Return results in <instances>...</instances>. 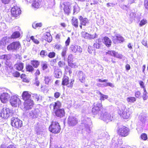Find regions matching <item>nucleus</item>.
Returning <instances> with one entry per match:
<instances>
[{
    "instance_id": "39448f33",
    "label": "nucleus",
    "mask_w": 148,
    "mask_h": 148,
    "mask_svg": "<svg viewBox=\"0 0 148 148\" xmlns=\"http://www.w3.org/2000/svg\"><path fill=\"white\" fill-rule=\"evenodd\" d=\"M21 47V45L18 41L13 42L7 47V49L10 51L14 52L18 50Z\"/></svg>"
},
{
    "instance_id": "a211bd4d",
    "label": "nucleus",
    "mask_w": 148,
    "mask_h": 148,
    "mask_svg": "<svg viewBox=\"0 0 148 148\" xmlns=\"http://www.w3.org/2000/svg\"><path fill=\"white\" fill-rule=\"evenodd\" d=\"M82 37L85 38L89 39H93L97 37V35L95 34V35H91L85 32H83L82 33Z\"/></svg>"
},
{
    "instance_id": "6ab92c4d",
    "label": "nucleus",
    "mask_w": 148,
    "mask_h": 148,
    "mask_svg": "<svg viewBox=\"0 0 148 148\" xmlns=\"http://www.w3.org/2000/svg\"><path fill=\"white\" fill-rule=\"evenodd\" d=\"M79 19L80 21V24L83 26H86L89 23V21L86 18H83L82 16H79Z\"/></svg>"
},
{
    "instance_id": "b1692460",
    "label": "nucleus",
    "mask_w": 148,
    "mask_h": 148,
    "mask_svg": "<svg viewBox=\"0 0 148 148\" xmlns=\"http://www.w3.org/2000/svg\"><path fill=\"white\" fill-rule=\"evenodd\" d=\"M103 42L106 46L108 47H110L111 45L112 41L110 39L107 37H105L103 40Z\"/></svg>"
},
{
    "instance_id": "f8f14e48",
    "label": "nucleus",
    "mask_w": 148,
    "mask_h": 148,
    "mask_svg": "<svg viewBox=\"0 0 148 148\" xmlns=\"http://www.w3.org/2000/svg\"><path fill=\"white\" fill-rule=\"evenodd\" d=\"M8 92H3L0 95V99L2 103H5L8 101L10 98V95Z\"/></svg>"
},
{
    "instance_id": "6e6552de",
    "label": "nucleus",
    "mask_w": 148,
    "mask_h": 148,
    "mask_svg": "<svg viewBox=\"0 0 148 148\" xmlns=\"http://www.w3.org/2000/svg\"><path fill=\"white\" fill-rule=\"evenodd\" d=\"M11 124L12 126L17 128L21 127L23 125L22 121H21L14 117L11 119Z\"/></svg>"
},
{
    "instance_id": "bb28decb",
    "label": "nucleus",
    "mask_w": 148,
    "mask_h": 148,
    "mask_svg": "<svg viewBox=\"0 0 148 148\" xmlns=\"http://www.w3.org/2000/svg\"><path fill=\"white\" fill-rule=\"evenodd\" d=\"M68 50V48L66 47H64L62 48L61 55L62 57L65 59L66 56V53Z\"/></svg>"
},
{
    "instance_id": "79ce46f5",
    "label": "nucleus",
    "mask_w": 148,
    "mask_h": 148,
    "mask_svg": "<svg viewBox=\"0 0 148 148\" xmlns=\"http://www.w3.org/2000/svg\"><path fill=\"white\" fill-rule=\"evenodd\" d=\"M26 70L27 71L29 72H32L34 70V68L31 65H27L26 66Z\"/></svg>"
},
{
    "instance_id": "7ed1b4c3",
    "label": "nucleus",
    "mask_w": 148,
    "mask_h": 148,
    "mask_svg": "<svg viewBox=\"0 0 148 148\" xmlns=\"http://www.w3.org/2000/svg\"><path fill=\"white\" fill-rule=\"evenodd\" d=\"M91 119L89 118H86L82 121V125L84 127V128L82 129L83 132L86 134V136L89 135L91 131L90 125H91Z\"/></svg>"
},
{
    "instance_id": "09e8293b",
    "label": "nucleus",
    "mask_w": 148,
    "mask_h": 148,
    "mask_svg": "<svg viewBox=\"0 0 148 148\" xmlns=\"http://www.w3.org/2000/svg\"><path fill=\"white\" fill-rule=\"evenodd\" d=\"M51 79V77L50 76H46L45 77V81L46 84H48Z\"/></svg>"
},
{
    "instance_id": "8fccbe9b",
    "label": "nucleus",
    "mask_w": 148,
    "mask_h": 148,
    "mask_svg": "<svg viewBox=\"0 0 148 148\" xmlns=\"http://www.w3.org/2000/svg\"><path fill=\"white\" fill-rule=\"evenodd\" d=\"M48 3L49 7L52 8L55 4V0H50L49 1Z\"/></svg>"
},
{
    "instance_id": "a18cd8bd",
    "label": "nucleus",
    "mask_w": 148,
    "mask_h": 148,
    "mask_svg": "<svg viewBox=\"0 0 148 148\" xmlns=\"http://www.w3.org/2000/svg\"><path fill=\"white\" fill-rule=\"evenodd\" d=\"M0 148H16L14 145H10L6 146L5 145L2 144L0 146Z\"/></svg>"
},
{
    "instance_id": "9b49d317",
    "label": "nucleus",
    "mask_w": 148,
    "mask_h": 148,
    "mask_svg": "<svg viewBox=\"0 0 148 148\" xmlns=\"http://www.w3.org/2000/svg\"><path fill=\"white\" fill-rule=\"evenodd\" d=\"M129 129L125 126L120 127L118 130V133L122 136H125L129 134Z\"/></svg>"
},
{
    "instance_id": "58836bf2",
    "label": "nucleus",
    "mask_w": 148,
    "mask_h": 148,
    "mask_svg": "<svg viewBox=\"0 0 148 148\" xmlns=\"http://www.w3.org/2000/svg\"><path fill=\"white\" fill-rule=\"evenodd\" d=\"M6 40L5 38H3L0 41V49L3 48L4 45L6 44Z\"/></svg>"
},
{
    "instance_id": "774afa93",
    "label": "nucleus",
    "mask_w": 148,
    "mask_h": 148,
    "mask_svg": "<svg viewBox=\"0 0 148 148\" xmlns=\"http://www.w3.org/2000/svg\"><path fill=\"white\" fill-rule=\"evenodd\" d=\"M13 75L15 77H18L20 75V73L19 72L16 71L14 72L13 73Z\"/></svg>"
},
{
    "instance_id": "2eb2a0df",
    "label": "nucleus",
    "mask_w": 148,
    "mask_h": 148,
    "mask_svg": "<svg viewBox=\"0 0 148 148\" xmlns=\"http://www.w3.org/2000/svg\"><path fill=\"white\" fill-rule=\"evenodd\" d=\"M61 103L58 101L51 103L49 107L54 112L57 110L60 109V108L61 107Z\"/></svg>"
},
{
    "instance_id": "ea45409f",
    "label": "nucleus",
    "mask_w": 148,
    "mask_h": 148,
    "mask_svg": "<svg viewBox=\"0 0 148 148\" xmlns=\"http://www.w3.org/2000/svg\"><path fill=\"white\" fill-rule=\"evenodd\" d=\"M31 64L33 65L34 67L37 68L39 65V62L36 60L32 61Z\"/></svg>"
},
{
    "instance_id": "4468645a",
    "label": "nucleus",
    "mask_w": 148,
    "mask_h": 148,
    "mask_svg": "<svg viewBox=\"0 0 148 148\" xmlns=\"http://www.w3.org/2000/svg\"><path fill=\"white\" fill-rule=\"evenodd\" d=\"M29 117L33 119L37 118L40 114V111L38 109H36L30 112L29 113Z\"/></svg>"
},
{
    "instance_id": "9d476101",
    "label": "nucleus",
    "mask_w": 148,
    "mask_h": 148,
    "mask_svg": "<svg viewBox=\"0 0 148 148\" xmlns=\"http://www.w3.org/2000/svg\"><path fill=\"white\" fill-rule=\"evenodd\" d=\"M10 102L11 105L14 107H16L17 105L21 104L20 99L16 96L11 97L10 100Z\"/></svg>"
},
{
    "instance_id": "6e6d98bb",
    "label": "nucleus",
    "mask_w": 148,
    "mask_h": 148,
    "mask_svg": "<svg viewBox=\"0 0 148 148\" xmlns=\"http://www.w3.org/2000/svg\"><path fill=\"white\" fill-rule=\"evenodd\" d=\"M10 92V90H8V89H6L4 88L0 87V92H2L3 93V92Z\"/></svg>"
},
{
    "instance_id": "7c9ffc66",
    "label": "nucleus",
    "mask_w": 148,
    "mask_h": 148,
    "mask_svg": "<svg viewBox=\"0 0 148 148\" xmlns=\"http://www.w3.org/2000/svg\"><path fill=\"white\" fill-rule=\"evenodd\" d=\"M72 24L75 27H78V21L77 19L73 17L71 20Z\"/></svg>"
},
{
    "instance_id": "680f3d73",
    "label": "nucleus",
    "mask_w": 148,
    "mask_h": 148,
    "mask_svg": "<svg viewBox=\"0 0 148 148\" xmlns=\"http://www.w3.org/2000/svg\"><path fill=\"white\" fill-rule=\"evenodd\" d=\"M55 53L54 52H51L49 53L48 56L49 58H52L55 56Z\"/></svg>"
},
{
    "instance_id": "aec40b11",
    "label": "nucleus",
    "mask_w": 148,
    "mask_h": 148,
    "mask_svg": "<svg viewBox=\"0 0 148 148\" xmlns=\"http://www.w3.org/2000/svg\"><path fill=\"white\" fill-rule=\"evenodd\" d=\"M56 115L58 117H62L64 116L65 112L63 109H60L54 111Z\"/></svg>"
},
{
    "instance_id": "de8ad7c7",
    "label": "nucleus",
    "mask_w": 148,
    "mask_h": 148,
    "mask_svg": "<svg viewBox=\"0 0 148 148\" xmlns=\"http://www.w3.org/2000/svg\"><path fill=\"white\" fill-rule=\"evenodd\" d=\"M70 6L65 5L64 8V12L67 14H69L70 12Z\"/></svg>"
},
{
    "instance_id": "c756f323",
    "label": "nucleus",
    "mask_w": 148,
    "mask_h": 148,
    "mask_svg": "<svg viewBox=\"0 0 148 148\" xmlns=\"http://www.w3.org/2000/svg\"><path fill=\"white\" fill-rule=\"evenodd\" d=\"M23 64L21 62L15 65L14 67L18 71L22 70L23 68Z\"/></svg>"
},
{
    "instance_id": "338daca9",
    "label": "nucleus",
    "mask_w": 148,
    "mask_h": 148,
    "mask_svg": "<svg viewBox=\"0 0 148 148\" xmlns=\"http://www.w3.org/2000/svg\"><path fill=\"white\" fill-rule=\"evenodd\" d=\"M73 55L72 54H70L68 58V62H69V61H72V60L73 59Z\"/></svg>"
},
{
    "instance_id": "69168bd1",
    "label": "nucleus",
    "mask_w": 148,
    "mask_h": 148,
    "mask_svg": "<svg viewBox=\"0 0 148 148\" xmlns=\"http://www.w3.org/2000/svg\"><path fill=\"white\" fill-rule=\"evenodd\" d=\"M115 4L113 3H108L106 4L107 6V7L109 8L110 7H113Z\"/></svg>"
},
{
    "instance_id": "a878e982",
    "label": "nucleus",
    "mask_w": 148,
    "mask_h": 148,
    "mask_svg": "<svg viewBox=\"0 0 148 148\" xmlns=\"http://www.w3.org/2000/svg\"><path fill=\"white\" fill-rule=\"evenodd\" d=\"M41 0H34L32 5L35 8H39Z\"/></svg>"
},
{
    "instance_id": "dca6fc26",
    "label": "nucleus",
    "mask_w": 148,
    "mask_h": 148,
    "mask_svg": "<svg viewBox=\"0 0 148 148\" xmlns=\"http://www.w3.org/2000/svg\"><path fill=\"white\" fill-rule=\"evenodd\" d=\"M106 54H108L120 59H122L123 56L121 54H119L118 52L112 50L108 51L107 52H106Z\"/></svg>"
},
{
    "instance_id": "0e129e2a",
    "label": "nucleus",
    "mask_w": 148,
    "mask_h": 148,
    "mask_svg": "<svg viewBox=\"0 0 148 148\" xmlns=\"http://www.w3.org/2000/svg\"><path fill=\"white\" fill-rule=\"evenodd\" d=\"M144 3L145 8L148 9V0H145Z\"/></svg>"
},
{
    "instance_id": "603ef678",
    "label": "nucleus",
    "mask_w": 148,
    "mask_h": 148,
    "mask_svg": "<svg viewBox=\"0 0 148 148\" xmlns=\"http://www.w3.org/2000/svg\"><path fill=\"white\" fill-rule=\"evenodd\" d=\"M139 120L142 123H144L146 120V117L145 115H140L139 117Z\"/></svg>"
},
{
    "instance_id": "5fc2aeb1",
    "label": "nucleus",
    "mask_w": 148,
    "mask_h": 148,
    "mask_svg": "<svg viewBox=\"0 0 148 148\" xmlns=\"http://www.w3.org/2000/svg\"><path fill=\"white\" fill-rule=\"evenodd\" d=\"M144 90V92L143 93V99L144 100H147L148 98V97L147 96V92L145 88H144L143 89Z\"/></svg>"
},
{
    "instance_id": "3c124183",
    "label": "nucleus",
    "mask_w": 148,
    "mask_h": 148,
    "mask_svg": "<svg viewBox=\"0 0 148 148\" xmlns=\"http://www.w3.org/2000/svg\"><path fill=\"white\" fill-rule=\"evenodd\" d=\"M42 25V24L41 23H34L32 24V27L34 29H36V27H41Z\"/></svg>"
},
{
    "instance_id": "0eeeda50",
    "label": "nucleus",
    "mask_w": 148,
    "mask_h": 148,
    "mask_svg": "<svg viewBox=\"0 0 148 148\" xmlns=\"http://www.w3.org/2000/svg\"><path fill=\"white\" fill-rule=\"evenodd\" d=\"M74 81V80L72 79L69 82V77L67 76H64L62 79V84L64 86H66L68 87L71 88L73 87Z\"/></svg>"
},
{
    "instance_id": "393cba45",
    "label": "nucleus",
    "mask_w": 148,
    "mask_h": 148,
    "mask_svg": "<svg viewBox=\"0 0 148 148\" xmlns=\"http://www.w3.org/2000/svg\"><path fill=\"white\" fill-rule=\"evenodd\" d=\"M62 75L61 71L58 69H55L54 71V77L57 78L61 77Z\"/></svg>"
},
{
    "instance_id": "2f4dec72",
    "label": "nucleus",
    "mask_w": 148,
    "mask_h": 148,
    "mask_svg": "<svg viewBox=\"0 0 148 148\" xmlns=\"http://www.w3.org/2000/svg\"><path fill=\"white\" fill-rule=\"evenodd\" d=\"M35 130L38 134H43L42 133L45 132V131L44 129H41L38 127H36Z\"/></svg>"
},
{
    "instance_id": "e2e57ef3",
    "label": "nucleus",
    "mask_w": 148,
    "mask_h": 148,
    "mask_svg": "<svg viewBox=\"0 0 148 148\" xmlns=\"http://www.w3.org/2000/svg\"><path fill=\"white\" fill-rule=\"evenodd\" d=\"M147 23V21L145 19L142 20L140 23V26H142L146 24Z\"/></svg>"
},
{
    "instance_id": "412c9836",
    "label": "nucleus",
    "mask_w": 148,
    "mask_h": 148,
    "mask_svg": "<svg viewBox=\"0 0 148 148\" xmlns=\"http://www.w3.org/2000/svg\"><path fill=\"white\" fill-rule=\"evenodd\" d=\"M43 39L48 42H50L52 40V37L51 34L49 32H46L43 34L42 36Z\"/></svg>"
},
{
    "instance_id": "4be33fe9",
    "label": "nucleus",
    "mask_w": 148,
    "mask_h": 148,
    "mask_svg": "<svg viewBox=\"0 0 148 148\" xmlns=\"http://www.w3.org/2000/svg\"><path fill=\"white\" fill-rule=\"evenodd\" d=\"M32 94H30L28 91H24L22 94V97L23 99L25 101L26 100L30 99Z\"/></svg>"
},
{
    "instance_id": "a19ab883",
    "label": "nucleus",
    "mask_w": 148,
    "mask_h": 148,
    "mask_svg": "<svg viewBox=\"0 0 148 148\" xmlns=\"http://www.w3.org/2000/svg\"><path fill=\"white\" fill-rule=\"evenodd\" d=\"M68 63V65L72 68H75L77 67L76 63L72 61H69Z\"/></svg>"
},
{
    "instance_id": "052dcab7",
    "label": "nucleus",
    "mask_w": 148,
    "mask_h": 148,
    "mask_svg": "<svg viewBox=\"0 0 148 148\" xmlns=\"http://www.w3.org/2000/svg\"><path fill=\"white\" fill-rule=\"evenodd\" d=\"M76 53H81L82 51V49L80 46H77L76 49Z\"/></svg>"
},
{
    "instance_id": "c9c22d12",
    "label": "nucleus",
    "mask_w": 148,
    "mask_h": 148,
    "mask_svg": "<svg viewBox=\"0 0 148 148\" xmlns=\"http://www.w3.org/2000/svg\"><path fill=\"white\" fill-rule=\"evenodd\" d=\"M32 97L35 99L37 101H38L40 100H41L42 97L39 95H38L37 94L34 93L32 94Z\"/></svg>"
},
{
    "instance_id": "4d7b16f0",
    "label": "nucleus",
    "mask_w": 148,
    "mask_h": 148,
    "mask_svg": "<svg viewBox=\"0 0 148 148\" xmlns=\"http://www.w3.org/2000/svg\"><path fill=\"white\" fill-rule=\"evenodd\" d=\"M54 48L57 49L58 50H60L62 49L63 47H62V45L60 44H56L54 45Z\"/></svg>"
},
{
    "instance_id": "c85d7f7f",
    "label": "nucleus",
    "mask_w": 148,
    "mask_h": 148,
    "mask_svg": "<svg viewBox=\"0 0 148 148\" xmlns=\"http://www.w3.org/2000/svg\"><path fill=\"white\" fill-rule=\"evenodd\" d=\"M73 14H75L78 13L79 11L80 8L76 3H75L73 5Z\"/></svg>"
},
{
    "instance_id": "bf43d9fd",
    "label": "nucleus",
    "mask_w": 148,
    "mask_h": 148,
    "mask_svg": "<svg viewBox=\"0 0 148 148\" xmlns=\"http://www.w3.org/2000/svg\"><path fill=\"white\" fill-rule=\"evenodd\" d=\"M141 138L144 140H146L147 138V134L145 133H143L140 136Z\"/></svg>"
},
{
    "instance_id": "5701e85b",
    "label": "nucleus",
    "mask_w": 148,
    "mask_h": 148,
    "mask_svg": "<svg viewBox=\"0 0 148 148\" xmlns=\"http://www.w3.org/2000/svg\"><path fill=\"white\" fill-rule=\"evenodd\" d=\"M78 76L79 79L81 82L83 83L85 82V74L81 71L78 72Z\"/></svg>"
},
{
    "instance_id": "e433bc0d",
    "label": "nucleus",
    "mask_w": 148,
    "mask_h": 148,
    "mask_svg": "<svg viewBox=\"0 0 148 148\" xmlns=\"http://www.w3.org/2000/svg\"><path fill=\"white\" fill-rule=\"evenodd\" d=\"M20 35V33L18 31H16L14 32L11 36L12 38H19Z\"/></svg>"
},
{
    "instance_id": "864d4df0",
    "label": "nucleus",
    "mask_w": 148,
    "mask_h": 148,
    "mask_svg": "<svg viewBox=\"0 0 148 148\" xmlns=\"http://www.w3.org/2000/svg\"><path fill=\"white\" fill-rule=\"evenodd\" d=\"M77 45H71L70 47V49L74 53H76Z\"/></svg>"
},
{
    "instance_id": "473e14b6",
    "label": "nucleus",
    "mask_w": 148,
    "mask_h": 148,
    "mask_svg": "<svg viewBox=\"0 0 148 148\" xmlns=\"http://www.w3.org/2000/svg\"><path fill=\"white\" fill-rule=\"evenodd\" d=\"M133 10H130L127 11V14L131 18H135L136 16V14Z\"/></svg>"
},
{
    "instance_id": "49530a36",
    "label": "nucleus",
    "mask_w": 148,
    "mask_h": 148,
    "mask_svg": "<svg viewBox=\"0 0 148 148\" xmlns=\"http://www.w3.org/2000/svg\"><path fill=\"white\" fill-rule=\"evenodd\" d=\"M41 65L42 69L44 71L47 69L48 68L47 64V63L45 62H42L41 63Z\"/></svg>"
},
{
    "instance_id": "cd10ccee",
    "label": "nucleus",
    "mask_w": 148,
    "mask_h": 148,
    "mask_svg": "<svg viewBox=\"0 0 148 148\" xmlns=\"http://www.w3.org/2000/svg\"><path fill=\"white\" fill-rule=\"evenodd\" d=\"M113 41L115 43L118 42V41H120L121 42L124 41V39L123 37L120 35H118L114 36L113 37Z\"/></svg>"
},
{
    "instance_id": "f3484780",
    "label": "nucleus",
    "mask_w": 148,
    "mask_h": 148,
    "mask_svg": "<svg viewBox=\"0 0 148 148\" xmlns=\"http://www.w3.org/2000/svg\"><path fill=\"white\" fill-rule=\"evenodd\" d=\"M34 105L33 101L32 99H28L25 101L24 106L25 108L26 109H32Z\"/></svg>"
},
{
    "instance_id": "20e7f679",
    "label": "nucleus",
    "mask_w": 148,
    "mask_h": 148,
    "mask_svg": "<svg viewBox=\"0 0 148 148\" xmlns=\"http://www.w3.org/2000/svg\"><path fill=\"white\" fill-rule=\"evenodd\" d=\"M13 114L12 111L6 107L0 110V117L4 119H7L12 116Z\"/></svg>"
},
{
    "instance_id": "f03ea898",
    "label": "nucleus",
    "mask_w": 148,
    "mask_h": 148,
    "mask_svg": "<svg viewBox=\"0 0 148 148\" xmlns=\"http://www.w3.org/2000/svg\"><path fill=\"white\" fill-rule=\"evenodd\" d=\"M119 111L118 113L120 116L124 119H129L132 112L133 108H126L124 104H121L118 107Z\"/></svg>"
},
{
    "instance_id": "c03bdc74",
    "label": "nucleus",
    "mask_w": 148,
    "mask_h": 148,
    "mask_svg": "<svg viewBox=\"0 0 148 148\" xmlns=\"http://www.w3.org/2000/svg\"><path fill=\"white\" fill-rule=\"evenodd\" d=\"M98 93L100 95V99L101 100H104L105 99H107L108 98V96L106 95H105L102 94L101 92L98 91Z\"/></svg>"
},
{
    "instance_id": "72a5a7b5",
    "label": "nucleus",
    "mask_w": 148,
    "mask_h": 148,
    "mask_svg": "<svg viewBox=\"0 0 148 148\" xmlns=\"http://www.w3.org/2000/svg\"><path fill=\"white\" fill-rule=\"evenodd\" d=\"M126 100L129 103L134 102L136 100V99L134 97H129L127 98Z\"/></svg>"
},
{
    "instance_id": "f704fd0d",
    "label": "nucleus",
    "mask_w": 148,
    "mask_h": 148,
    "mask_svg": "<svg viewBox=\"0 0 148 148\" xmlns=\"http://www.w3.org/2000/svg\"><path fill=\"white\" fill-rule=\"evenodd\" d=\"M101 40L99 39L98 40H97L96 42V43L94 44V47L96 49L99 48L101 45Z\"/></svg>"
},
{
    "instance_id": "13d9d810",
    "label": "nucleus",
    "mask_w": 148,
    "mask_h": 148,
    "mask_svg": "<svg viewBox=\"0 0 148 148\" xmlns=\"http://www.w3.org/2000/svg\"><path fill=\"white\" fill-rule=\"evenodd\" d=\"M40 54L41 57H44L47 55V53L46 51L42 50L41 51Z\"/></svg>"
},
{
    "instance_id": "37998d69",
    "label": "nucleus",
    "mask_w": 148,
    "mask_h": 148,
    "mask_svg": "<svg viewBox=\"0 0 148 148\" xmlns=\"http://www.w3.org/2000/svg\"><path fill=\"white\" fill-rule=\"evenodd\" d=\"M110 59H111V61L112 62V63H115L116 62L114 60H113L112 58H108L107 57H105L103 58V60L107 62V63H109L110 62Z\"/></svg>"
},
{
    "instance_id": "f257e3e1",
    "label": "nucleus",
    "mask_w": 148,
    "mask_h": 148,
    "mask_svg": "<svg viewBox=\"0 0 148 148\" xmlns=\"http://www.w3.org/2000/svg\"><path fill=\"white\" fill-rule=\"evenodd\" d=\"M94 106L92 109V112L94 114L98 113L99 118L106 122L112 120L113 117L110 113L106 112V110L102 108L101 103H95Z\"/></svg>"
},
{
    "instance_id": "4c0bfd02",
    "label": "nucleus",
    "mask_w": 148,
    "mask_h": 148,
    "mask_svg": "<svg viewBox=\"0 0 148 148\" xmlns=\"http://www.w3.org/2000/svg\"><path fill=\"white\" fill-rule=\"evenodd\" d=\"M10 58V56L9 55H2L0 56V59L7 60Z\"/></svg>"
},
{
    "instance_id": "ddd939ff",
    "label": "nucleus",
    "mask_w": 148,
    "mask_h": 148,
    "mask_svg": "<svg viewBox=\"0 0 148 148\" xmlns=\"http://www.w3.org/2000/svg\"><path fill=\"white\" fill-rule=\"evenodd\" d=\"M67 123L69 126H74L77 123V120L75 117L70 116L68 118Z\"/></svg>"
},
{
    "instance_id": "1a4fd4ad",
    "label": "nucleus",
    "mask_w": 148,
    "mask_h": 148,
    "mask_svg": "<svg viewBox=\"0 0 148 148\" xmlns=\"http://www.w3.org/2000/svg\"><path fill=\"white\" fill-rule=\"evenodd\" d=\"M21 12L20 8L16 5L14 6L11 9V14L12 16L15 17H18Z\"/></svg>"
},
{
    "instance_id": "423d86ee",
    "label": "nucleus",
    "mask_w": 148,
    "mask_h": 148,
    "mask_svg": "<svg viewBox=\"0 0 148 148\" xmlns=\"http://www.w3.org/2000/svg\"><path fill=\"white\" fill-rule=\"evenodd\" d=\"M49 129L52 133L58 134L60 132L61 129L59 123L57 122H54L52 123Z\"/></svg>"
}]
</instances>
